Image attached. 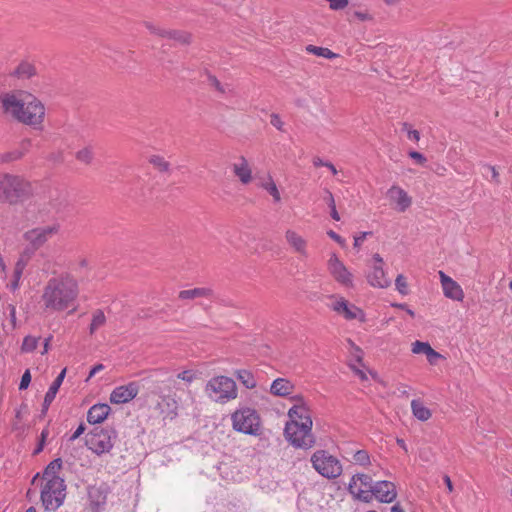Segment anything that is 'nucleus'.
<instances>
[{
  "label": "nucleus",
  "instance_id": "nucleus-1",
  "mask_svg": "<svg viewBox=\"0 0 512 512\" xmlns=\"http://www.w3.org/2000/svg\"><path fill=\"white\" fill-rule=\"evenodd\" d=\"M0 101L5 113L17 121L40 128L45 118V107L35 96L25 93H4Z\"/></svg>",
  "mask_w": 512,
  "mask_h": 512
},
{
  "label": "nucleus",
  "instance_id": "nucleus-2",
  "mask_svg": "<svg viewBox=\"0 0 512 512\" xmlns=\"http://www.w3.org/2000/svg\"><path fill=\"white\" fill-rule=\"evenodd\" d=\"M292 399L295 404L288 411L290 421L285 426V437L294 447L309 449L315 443L310 410L302 396L297 395Z\"/></svg>",
  "mask_w": 512,
  "mask_h": 512
},
{
  "label": "nucleus",
  "instance_id": "nucleus-3",
  "mask_svg": "<svg viewBox=\"0 0 512 512\" xmlns=\"http://www.w3.org/2000/svg\"><path fill=\"white\" fill-rule=\"evenodd\" d=\"M78 293V284L74 278L54 277L47 282L42 300L47 309L63 311L74 304Z\"/></svg>",
  "mask_w": 512,
  "mask_h": 512
},
{
  "label": "nucleus",
  "instance_id": "nucleus-4",
  "mask_svg": "<svg viewBox=\"0 0 512 512\" xmlns=\"http://www.w3.org/2000/svg\"><path fill=\"white\" fill-rule=\"evenodd\" d=\"M32 193V185L21 176L0 174V202L16 204Z\"/></svg>",
  "mask_w": 512,
  "mask_h": 512
},
{
  "label": "nucleus",
  "instance_id": "nucleus-5",
  "mask_svg": "<svg viewBox=\"0 0 512 512\" xmlns=\"http://www.w3.org/2000/svg\"><path fill=\"white\" fill-rule=\"evenodd\" d=\"M204 392L213 402L225 404L238 396L236 382L227 376H215L207 381Z\"/></svg>",
  "mask_w": 512,
  "mask_h": 512
},
{
  "label": "nucleus",
  "instance_id": "nucleus-6",
  "mask_svg": "<svg viewBox=\"0 0 512 512\" xmlns=\"http://www.w3.org/2000/svg\"><path fill=\"white\" fill-rule=\"evenodd\" d=\"M116 438L114 429L95 427L86 436V446L95 454L102 455L111 451Z\"/></svg>",
  "mask_w": 512,
  "mask_h": 512
},
{
  "label": "nucleus",
  "instance_id": "nucleus-7",
  "mask_svg": "<svg viewBox=\"0 0 512 512\" xmlns=\"http://www.w3.org/2000/svg\"><path fill=\"white\" fill-rule=\"evenodd\" d=\"M66 486L63 479L42 482L41 502L45 510L55 511L64 502Z\"/></svg>",
  "mask_w": 512,
  "mask_h": 512
},
{
  "label": "nucleus",
  "instance_id": "nucleus-8",
  "mask_svg": "<svg viewBox=\"0 0 512 512\" xmlns=\"http://www.w3.org/2000/svg\"><path fill=\"white\" fill-rule=\"evenodd\" d=\"M313 468L328 479L337 478L342 473L340 461L325 450L314 452L311 457Z\"/></svg>",
  "mask_w": 512,
  "mask_h": 512
},
{
  "label": "nucleus",
  "instance_id": "nucleus-9",
  "mask_svg": "<svg viewBox=\"0 0 512 512\" xmlns=\"http://www.w3.org/2000/svg\"><path fill=\"white\" fill-rule=\"evenodd\" d=\"M233 428L244 434L257 435L260 430V418L257 412L251 408L236 410L231 415Z\"/></svg>",
  "mask_w": 512,
  "mask_h": 512
},
{
  "label": "nucleus",
  "instance_id": "nucleus-10",
  "mask_svg": "<svg viewBox=\"0 0 512 512\" xmlns=\"http://www.w3.org/2000/svg\"><path fill=\"white\" fill-rule=\"evenodd\" d=\"M327 269L329 274L337 283L347 288L353 287V274L336 254H331L327 262Z\"/></svg>",
  "mask_w": 512,
  "mask_h": 512
},
{
  "label": "nucleus",
  "instance_id": "nucleus-11",
  "mask_svg": "<svg viewBox=\"0 0 512 512\" xmlns=\"http://www.w3.org/2000/svg\"><path fill=\"white\" fill-rule=\"evenodd\" d=\"M58 231H59L58 224L37 227V228L27 231L24 234V238L34 248H39L45 242H47L52 236L57 234Z\"/></svg>",
  "mask_w": 512,
  "mask_h": 512
},
{
  "label": "nucleus",
  "instance_id": "nucleus-12",
  "mask_svg": "<svg viewBox=\"0 0 512 512\" xmlns=\"http://www.w3.org/2000/svg\"><path fill=\"white\" fill-rule=\"evenodd\" d=\"M334 298L333 303L330 305L331 309L336 313L342 315L346 320L359 319L360 321L365 320L363 311L353 304H350L343 297Z\"/></svg>",
  "mask_w": 512,
  "mask_h": 512
},
{
  "label": "nucleus",
  "instance_id": "nucleus-13",
  "mask_svg": "<svg viewBox=\"0 0 512 512\" xmlns=\"http://www.w3.org/2000/svg\"><path fill=\"white\" fill-rule=\"evenodd\" d=\"M373 485L374 483L370 476L366 474H356L349 483V490L359 499L368 500Z\"/></svg>",
  "mask_w": 512,
  "mask_h": 512
},
{
  "label": "nucleus",
  "instance_id": "nucleus-14",
  "mask_svg": "<svg viewBox=\"0 0 512 512\" xmlns=\"http://www.w3.org/2000/svg\"><path fill=\"white\" fill-rule=\"evenodd\" d=\"M139 392L137 382L116 387L110 394V401L114 404H124L134 399Z\"/></svg>",
  "mask_w": 512,
  "mask_h": 512
},
{
  "label": "nucleus",
  "instance_id": "nucleus-15",
  "mask_svg": "<svg viewBox=\"0 0 512 512\" xmlns=\"http://www.w3.org/2000/svg\"><path fill=\"white\" fill-rule=\"evenodd\" d=\"M370 493H372L377 500L383 503H391L397 497V491L394 483L385 480L375 482Z\"/></svg>",
  "mask_w": 512,
  "mask_h": 512
},
{
  "label": "nucleus",
  "instance_id": "nucleus-16",
  "mask_svg": "<svg viewBox=\"0 0 512 512\" xmlns=\"http://www.w3.org/2000/svg\"><path fill=\"white\" fill-rule=\"evenodd\" d=\"M285 240L294 253L301 258L308 257V242L298 232L292 229L286 230Z\"/></svg>",
  "mask_w": 512,
  "mask_h": 512
},
{
  "label": "nucleus",
  "instance_id": "nucleus-17",
  "mask_svg": "<svg viewBox=\"0 0 512 512\" xmlns=\"http://www.w3.org/2000/svg\"><path fill=\"white\" fill-rule=\"evenodd\" d=\"M438 274L444 295L452 300L462 301L464 293L461 286L443 271H439Z\"/></svg>",
  "mask_w": 512,
  "mask_h": 512
},
{
  "label": "nucleus",
  "instance_id": "nucleus-18",
  "mask_svg": "<svg viewBox=\"0 0 512 512\" xmlns=\"http://www.w3.org/2000/svg\"><path fill=\"white\" fill-rule=\"evenodd\" d=\"M389 199L396 203V209L400 212L406 211L412 204L411 197L404 189L393 185L387 192Z\"/></svg>",
  "mask_w": 512,
  "mask_h": 512
},
{
  "label": "nucleus",
  "instance_id": "nucleus-19",
  "mask_svg": "<svg viewBox=\"0 0 512 512\" xmlns=\"http://www.w3.org/2000/svg\"><path fill=\"white\" fill-rule=\"evenodd\" d=\"M232 169L242 184L246 185L252 181V170L244 156L239 157L238 161L232 165Z\"/></svg>",
  "mask_w": 512,
  "mask_h": 512
},
{
  "label": "nucleus",
  "instance_id": "nucleus-20",
  "mask_svg": "<svg viewBox=\"0 0 512 512\" xmlns=\"http://www.w3.org/2000/svg\"><path fill=\"white\" fill-rule=\"evenodd\" d=\"M367 280L371 286L377 288H387L391 284L381 265H374L372 267V270L367 275Z\"/></svg>",
  "mask_w": 512,
  "mask_h": 512
},
{
  "label": "nucleus",
  "instance_id": "nucleus-21",
  "mask_svg": "<svg viewBox=\"0 0 512 512\" xmlns=\"http://www.w3.org/2000/svg\"><path fill=\"white\" fill-rule=\"evenodd\" d=\"M294 389V384L286 378H277L270 386L271 394L279 397H286L292 394Z\"/></svg>",
  "mask_w": 512,
  "mask_h": 512
},
{
  "label": "nucleus",
  "instance_id": "nucleus-22",
  "mask_svg": "<svg viewBox=\"0 0 512 512\" xmlns=\"http://www.w3.org/2000/svg\"><path fill=\"white\" fill-rule=\"evenodd\" d=\"M147 28L151 31V33L157 34L161 37L174 39L181 43H188L190 36L186 33L175 31V30H166L160 27H156L155 25L148 23Z\"/></svg>",
  "mask_w": 512,
  "mask_h": 512
},
{
  "label": "nucleus",
  "instance_id": "nucleus-23",
  "mask_svg": "<svg viewBox=\"0 0 512 512\" xmlns=\"http://www.w3.org/2000/svg\"><path fill=\"white\" fill-rule=\"evenodd\" d=\"M111 408L107 404H95L87 413V421L90 424H98L103 422L109 415Z\"/></svg>",
  "mask_w": 512,
  "mask_h": 512
},
{
  "label": "nucleus",
  "instance_id": "nucleus-24",
  "mask_svg": "<svg viewBox=\"0 0 512 512\" xmlns=\"http://www.w3.org/2000/svg\"><path fill=\"white\" fill-rule=\"evenodd\" d=\"M65 375H66V368L63 369L59 375L56 377V379L53 381V383L51 384V386L49 387L48 391L46 392L45 394V397H44V402H43V408L44 410H47L48 407L50 406V404L53 402V400L55 399L56 397V394L60 388V386L62 385L63 383V380L65 378Z\"/></svg>",
  "mask_w": 512,
  "mask_h": 512
},
{
  "label": "nucleus",
  "instance_id": "nucleus-25",
  "mask_svg": "<svg viewBox=\"0 0 512 512\" xmlns=\"http://www.w3.org/2000/svg\"><path fill=\"white\" fill-rule=\"evenodd\" d=\"M213 296V290L211 288L207 287H197L194 289L189 290H182L179 292V299L182 300H188V299H195V298H210Z\"/></svg>",
  "mask_w": 512,
  "mask_h": 512
},
{
  "label": "nucleus",
  "instance_id": "nucleus-26",
  "mask_svg": "<svg viewBox=\"0 0 512 512\" xmlns=\"http://www.w3.org/2000/svg\"><path fill=\"white\" fill-rule=\"evenodd\" d=\"M411 410L413 416L419 421H427L432 416L431 410L427 408L419 399H413L411 401Z\"/></svg>",
  "mask_w": 512,
  "mask_h": 512
},
{
  "label": "nucleus",
  "instance_id": "nucleus-27",
  "mask_svg": "<svg viewBox=\"0 0 512 512\" xmlns=\"http://www.w3.org/2000/svg\"><path fill=\"white\" fill-rule=\"evenodd\" d=\"M62 468V460L60 458L54 459L51 461L42 474V482L62 479L58 473Z\"/></svg>",
  "mask_w": 512,
  "mask_h": 512
},
{
  "label": "nucleus",
  "instance_id": "nucleus-28",
  "mask_svg": "<svg viewBox=\"0 0 512 512\" xmlns=\"http://www.w3.org/2000/svg\"><path fill=\"white\" fill-rule=\"evenodd\" d=\"M31 146V140L25 139L21 142L20 148L1 155V162H10L20 159Z\"/></svg>",
  "mask_w": 512,
  "mask_h": 512
},
{
  "label": "nucleus",
  "instance_id": "nucleus-29",
  "mask_svg": "<svg viewBox=\"0 0 512 512\" xmlns=\"http://www.w3.org/2000/svg\"><path fill=\"white\" fill-rule=\"evenodd\" d=\"M106 323V316L101 309H97L92 313V320L89 326V332L93 335L99 328Z\"/></svg>",
  "mask_w": 512,
  "mask_h": 512
},
{
  "label": "nucleus",
  "instance_id": "nucleus-30",
  "mask_svg": "<svg viewBox=\"0 0 512 512\" xmlns=\"http://www.w3.org/2000/svg\"><path fill=\"white\" fill-rule=\"evenodd\" d=\"M236 377L248 389H252L256 386V380L253 374L248 370H238Z\"/></svg>",
  "mask_w": 512,
  "mask_h": 512
},
{
  "label": "nucleus",
  "instance_id": "nucleus-31",
  "mask_svg": "<svg viewBox=\"0 0 512 512\" xmlns=\"http://www.w3.org/2000/svg\"><path fill=\"white\" fill-rule=\"evenodd\" d=\"M261 187L273 197L275 202L281 200L279 190L271 176H268V178L261 183Z\"/></svg>",
  "mask_w": 512,
  "mask_h": 512
},
{
  "label": "nucleus",
  "instance_id": "nucleus-32",
  "mask_svg": "<svg viewBox=\"0 0 512 512\" xmlns=\"http://www.w3.org/2000/svg\"><path fill=\"white\" fill-rule=\"evenodd\" d=\"M306 51L311 53V54H313V55H316V56H319V57H324V58H327V59H332V58H335L337 56L334 52H332L328 48L318 47V46H314V45H308L306 47Z\"/></svg>",
  "mask_w": 512,
  "mask_h": 512
},
{
  "label": "nucleus",
  "instance_id": "nucleus-33",
  "mask_svg": "<svg viewBox=\"0 0 512 512\" xmlns=\"http://www.w3.org/2000/svg\"><path fill=\"white\" fill-rule=\"evenodd\" d=\"M161 399H162V402L159 403V406H161L162 404H166L167 409H168L167 416H170V418L175 417L177 414L176 411L178 408V403L175 400V398L172 396H162Z\"/></svg>",
  "mask_w": 512,
  "mask_h": 512
},
{
  "label": "nucleus",
  "instance_id": "nucleus-34",
  "mask_svg": "<svg viewBox=\"0 0 512 512\" xmlns=\"http://www.w3.org/2000/svg\"><path fill=\"white\" fill-rule=\"evenodd\" d=\"M149 163L152 164L156 169H158L160 172H168L170 168L169 162H167L162 156L160 155H152L149 158Z\"/></svg>",
  "mask_w": 512,
  "mask_h": 512
},
{
  "label": "nucleus",
  "instance_id": "nucleus-35",
  "mask_svg": "<svg viewBox=\"0 0 512 512\" xmlns=\"http://www.w3.org/2000/svg\"><path fill=\"white\" fill-rule=\"evenodd\" d=\"M15 73L18 77L29 78L35 74V67L28 62H23L17 67Z\"/></svg>",
  "mask_w": 512,
  "mask_h": 512
},
{
  "label": "nucleus",
  "instance_id": "nucleus-36",
  "mask_svg": "<svg viewBox=\"0 0 512 512\" xmlns=\"http://www.w3.org/2000/svg\"><path fill=\"white\" fill-rule=\"evenodd\" d=\"M93 156H94V153H93V149L91 146H87V147L80 149L79 151H77V153L75 155V157L78 161L85 163V164H90L92 162Z\"/></svg>",
  "mask_w": 512,
  "mask_h": 512
},
{
  "label": "nucleus",
  "instance_id": "nucleus-37",
  "mask_svg": "<svg viewBox=\"0 0 512 512\" xmlns=\"http://www.w3.org/2000/svg\"><path fill=\"white\" fill-rule=\"evenodd\" d=\"M38 341L39 338L33 336L25 337L22 343V351L32 352L37 347Z\"/></svg>",
  "mask_w": 512,
  "mask_h": 512
},
{
  "label": "nucleus",
  "instance_id": "nucleus-38",
  "mask_svg": "<svg viewBox=\"0 0 512 512\" xmlns=\"http://www.w3.org/2000/svg\"><path fill=\"white\" fill-rule=\"evenodd\" d=\"M430 348L431 346L428 342L415 341L414 343H412V352L414 354L426 355Z\"/></svg>",
  "mask_w": 512,
  "mask_h": 512
},
{
  "label": "nucleus",
  "instance_id": "nucleus-39",
  "mask_svg": "<svg viewBox=\"0 0 512 512\" xmlns=\"http://www.w3.org/2000/svg\"><path fill=\"white\" fill-rule=\"evenodd\" d=\"M198 374L194 370H184L177 374V379H180L188 384L192 383L195 379H197Z\"/></svg>",
  "mask_w": 512,
  "mask_h": 512
},
{
  "label": "nucleus",
  "instance_id": "nucleus-40",
  "mask_svg": "<svg viewBox=\"0 0 512 512\" xmlns=\"http://www.w3.org/2000/svg\"><path fill=\"white\" fill-rule=\"evenodd\" d=\"M353 460L360 465L369 464V455L365 450H359L353 455Z\"/></svg>",
  "mask_w": 512,
  "mask_h": 512
},
{
  "label": "nucleus",
  "instance_id": "nucleus-41",
  "mask_svg": "<svg viewBox=\"0 0 512 512\" xmlns=\"http://www.w3.org/2000/svg\"><path fill=\"white\" fill-rule=\"evenodd\" d=\"M396 289L402 295H406L408 293V285L406 279L403 275H398L395 280Z\"/></svg>",
  "mask_w": 512,
  "mask_h": 512
},
{
  "label": "nucleus",
  "instance_id": "nucleus-42",
  "mask_svg": "<svg viewBox=\"0 0 512 512\" xmlns=\"http://www.w3.org/2000/svg\"><path fill=\"white\" fill-rule=\"evenodd\" d=\"M270 123L273 125L277 130L283 131L284 122L281 120L280 116L278 114H271L270 116Z\"/></svg>",
  "mask_w": 512,
  "mask_h": 512
},
{
  "label": "nucleus",
  "instance_id": "nucleus-43",
  "mask_svg": "<svg viewBox=\"0 0 512 512\" xmlns=\"http://www.w3.org/2000/svg\"><path fill=\"white\" fill-rule=\"evenodd\" d=\"M30 382H31V374H30L29 370H26L24 372V374L22 375V377H21V381H20V384H19V389L20 390L27 389L29 384H30Z\"/></svg>",
  "mask_w": 512,
  "mask_h": 512
},
{
  "label": "nucleus",
  "instance_id": "nucleus-44",
  "mask_svg": "<svg viewBox=\"0 0 512 512\" xmlns=\"http://www.w3.org/2000/svg\"><path fill=\"white\" fill-rule=\"evenodd\" d=\"M209 84L213 86L216 90H218L221 93H225V89L222 86V84L219 82V80L215 76H209L208 77Z\"/></svg>",
  "mask_w": 512,
  "mask_h": 512
},
{
  "label": "nucleus",
  "instance_id": "nucleus-45",
  "mask_svg": "<svg viewBox=\"0 0 512 512\" xmlns=\"http://www.w3.org/2000/svg\"><path fill=\"white\" fill-rule=\"evenodd\" d=\"M426 357L430 364H435L436 360L441 358V355L431 347L428 350Z\"/></svg>",
  "mask_w": 512,
  "mask_h": 512
},
{
  "label": "nucleus",
  "instance_id": "nucleus-46",
  "mask_svg": "<svg viewBox=\"0 0 512 512\" xmlns=\"http://www.w3.org/2000/svg\"><path fill=\"white\" fill-rule=\"evenodd\" d=\"M409 156L420 165H423L426 162L425 156L417 151L409 152Z\"/></svg>",
  "mask_w": 512,
  "mask_h": 512
},
{
  "label": "nucleus",
  "instance_id": "nucleus-47",
  "mask_svg": "<svg viewBox=\"0 0 512 512\" xmlns=\"http://www.w3.org/2000/svg\"><path fill=\"white\" fill-rule=\"evenodd\" d=\"M85 432L84 424H80L74 433L70 436L69 441L73 442Z\"/></svg>",
  "mask_w": 512,
  "mask_h": 512
},
{
  "label": "nucleus",
  "instance_id": "nucleus-48",
  "mask_svg": "<svg viewBox=\"0 0 512 512\" xmlns=\"http://www.w3.org/2000/svg\"><path fill=\"white\" fill-rule=\"evenodd\" d=\"M353 15L360 21H369L372 19V16L367 12L355 11Z\"/></svg>",
  "mask_w": 512,
  "mask_h": 512
},
{
  "label": "nucleus",
  "instance_id": "nucleus-49",
  "mask_svg": "<svg viewBox=\"0 0 512 512\" xmlns=\"http://www.w3.org/2000/svg\"><path fill=\"white\" fill-rule=\"evenodd\" d=\"M369 232H362L359 236L354 237V247L359 248Z\"/></svg>",
  "mask_w": 512,
  "mask_h": 512
},
{
  "label": "nucleus",
  "instance_id": "nucleus-50",
  "mask_svg": "<svg viewBox=\"0 0 512 512\" xmlns=\"http://www.w3.org/2000/svg\"><path fill=\"white\" fill-rule=\"evenodd\" d=\"M328 236L333 239L334 241H336L337 243H339L340 245H344L345 241L344 239L338 235L337 233H335L334 231L330 230L327 232Z\"/></svg>",
  "mask_w": 512,
  "mask_h": 512
},
{
  "label": "nucleus",
  "instance_id": "nucleus-51",
  "mask_svg": "<svg viewBox=\"0 0 512 512\" xmlns=\"http://www.w3.org/2000/svg\"><path fill=\"white\" fill-rule=\"evenodd\" d=\"M104 369V365L103 364H97L95 365L91 370H90V373L88 375V378L86 379V381H89L94 375H96L98 372L102 371Z\"/></svg>",
  "mask_w": 512,
  "mask_h": 512
},
{
  "label": "nucleus",
  "instance_id": "nucleus-52",
  "mask_svg": "<svg viewBox=\"0 0 512 512\" xmlns=\"http://www.w3.org/2000/svg\"><path fill=\"white\" fill-rule=\"evenodd\" d=\"M407 137L409 140L418 142L420 139V133H419V131L412 129V130L408 131Z\"/></svg>",
  "mask_w": 512,
  "mask_h": 512
},
{
  "label": "nucleus",
  "instance_id": "nucleus-53",
  "mask_svg": "<svg viewBox=\"0 0 512 512\" xmlns=\"http://www.w3.org/2000/svg\"><path fill=\"white\" fill-rule=\"evenodd\" d=\"M443 480H444V483H445V485H446V487H447V490H448L449 492H452V491H453V483H452V481H451L450 477H449L448 475H445V476L443 477Z\"/></svg>",
  "mask_w": 512,
  "mask_h": 512
},
{
  "label": "nucleus",
  "instance_id": "nucleus-54",
  "mask_svg": "<svg viewBox=\"0 0 512 512\" xmlns=\"http://www.w3.org/2000/svg\"><path fill=\"white\" fill-rule=\"evenodd\" d=\"M487 168L491 171V174H492V179L496 182H498V172L496 170V168L494 166H490L488 165Z\"/></svg>",
  "mask_w": 512,
  "mask_h": 512
},
{
  "label": "nucleus",
  "instance_id": "nucleus-55",
  "mask_svg": "<svg viewBox=\"0 0 512 512\" xmlns=\"http://www.w3.org/2000/svg\"><path fill=\"white\" fill-rule=\"evenodd\" d=\"M326 199H327V203H328V205H329V207H330V208H332L333 206H335L334 197H333V195H332V193H331V192H329V191L327 192V198H326Z\"/></svg>",
  "mask_w": 512,
  "mask_h": 512
},
{
  "label": "nucleus",
  "instance_id": "nucleus-56",
  "mask_svg": "<svg viewBox=\"0 0 512 512\" xmlns=\"http://www.w3.org/2000/svg\"><path fill=\"white\" fill-rule=\"evenodd\" d=\"M331 209V217L335 220V221H339L340 220V216H339V213L337 212L336 210V206H333Z\"/></svg>",
  "mask_w": 512,
  "mask_h": 512
},
{
  "label": "nucleus",
  "instance_id": "nucleus-57",
  "mask_svg": "<svg viewBox=\"0 0 512 512\" xmlns=\"http://www.w3.org/2000/svg\"><path fill=\"white\" fill-rule=\"evenodd\" d=\"M373 259L375 261L374 265H381V266H383V259H382V257L379 254H375L373 256Z\"/></svg>",
  "mask_w": 512,
  "mask_h": 512
},
{
  "label": "nucleus",
  "instance_id": "nucleus-58",
  "mask_svg": "<svg viewBox=\"0 0 512 512\" xmlns=\"http://www.w3.org/2000/svg\"><path fill=\"white\" fill-rule=\"evenodd\" d=\"M399 307L402 308V309H405L409 316H411V317L415 316L414 311L411 310L410 308H408L405 304H401V305H399Z\"/></svg>",
  "mask_w": 512,
  "mask_h": 512
},
{
  "label": "nucleus",
  "instance_id": "nucleus-59",
  "mask_svg": "<svg viewBox=\"0 0 512 512\" xmlns=\"http://www.w3.org/2000/svg\"><path fill=\"white\" fill-rule=\"evenodd\" d=\"M325 161H323L321 158H315L313 160V164L314 166L318 167V166H325Z\"/></svg>",
  "mask_w": 512,
  "mask_h": 512
},
{
  "label": "nucleus",
  "instance_id": "nucleus-60",
  "mask_svg": "<svg viewBox=\"0 0 512 512\" xmlns=\"http://www.w3.org/2000/svg\"><path fill=\"white\" fill-rule=\"evenodd\" d=\"M391 512H405L399 504H395L391 507Z\"/></svg>",
  "mask_w": 512,
  "mask_h": 512
},
{
  "label": "nucleus",
  "instance_id": "nucleus-61",
  "mask_svg": "<svg viewBox=\"0 0 512 512\" xmlns=\"http://www.w3.org/2000/svg\"><path fill=\"white\" fill-rule=\"evenodd\" d=\"M355 373L359 376V378L361 380H366L367 379V376H366L365 372H363L362 370L356 369Z\"/></svg>",
  "mask_w": 512,
  "mask_h": 512
},
{
  "label": "nucleus",
  "instance_id": "nucleus-62",
  "mask_svg": "<svg viewBox=\"0 0 512 512\" xmlns=\"http://www.w3.org/2000/svg\"><path fill=\"white\" fill-rule=\"evenodd\" d=\"M325 167L329 168L333 174H337V169L331 162L325 163Z\"/></svg>",
  "mask_w": 512,
  "mask_h": 512
},
{
  "label": "nucleus",
  "instance_id": "nucleus-63",
  "mask_svg": "<svg viewBox=\"0 0 512 512\" xmlns=\"http://www.w3.org/2000/svg\"><path fill=\"white\" fill-rule=\"evenodd\" d=\"M397 444L405 451L407 452V446L405 444V441L403 439H397Z\"/></svg>",
  "mask_w": 512,
  "mask_h": 512
},
{
  "label": "nucleus",
  "instance_id": "nucleus-64",
  "mask_svg": "<svg viewBox=\"0 0 512 512\" xmlns=\"http://www.w3.org/2000/svg\"><path fill=\"white\" fill-rule=\"evenodd\" d=\"M44 443L43 441H40L36 449L34 450V454H38L43 450Z\"/></svg>",
  "mask_w": 512,
  "mask_h": 512
}]
</instances>
